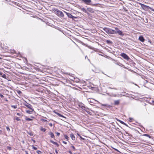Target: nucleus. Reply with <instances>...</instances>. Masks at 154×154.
<instances>
[{"instance_id":"50","label":"nucleus","mask_w":154,"mask_h":154,"mask_svg":"<svg viewBox=\"0 0 154 154\" xmlns=\"http://www.w3.org/2000/svg\"><path fill=\"white\" fill-rule=\"evenodd\" d=\"M129 119H130L129 121L131 122L132 121L131 120H132V119H133L132 118H130Z\"/></svg>"},{"instance_id":"27","label":"nucleus","mask_w":154,"mask_h":154,"mask_svg":"<svg viewBox=\"0 0 154 154\" xmlns=\"http://www.w3.org/2000/svg\"><path fill=\"white\" fill-rule=\"evenodd\" d=\"M11 107L12 108H14V109H16L17 108V106L16 105H12L11 106Z\"/></svg>"},{"instance_id":"11","label":"nucleus","mask_w":154,"mask_h":154,"mask_svg":"<svg viewBox=\"0 0 154 154\" xmlns=\"http://www.w3.org/2000/svg\"><path fill=\"white\" fill-rule=\"evenodd\" d=\"M84 110H85L88 114L90 115L91 114V112L89 111V109L88 108H87V107Z\"/></svg>"},{"instance_id":"46","label":"nucleus","mask_w":154,"mask_h":154,"mask_svg":"<svg viewBox=\"0 0 154 154\" xmlns=\"http://www.w3.org/2000/svg\"><path fill=\"white\" fill-rule=\"evenodd\" d=\"M17 115L18 116H21V114H20L19 113H17Z\"/></svg>"},{"instance_id":"14","label":"nucleus","mask_w":154,"mask_h":154,"mask_svg":"<svg viewBox=\"0 0 154 154\" xmlns=\"http://www.w3.org/2000/svg\"><path fill=\"white\" fill-rule=\"evenodd\" d=\"M55 113L56 114H57L58 116L60 117H63V118H64V119H66V118L65 117H64V116L61 115V114H60L59 113H58V112H55Z\"/></svg>"},{"instance_id":"28","label":"nucleus","mask_w":154,"mask_h":154,"mask_svg":"<svg viewBox=\"0 0 154 154\" xmlns=\"http://www.w3.org/2000/svg\"><path fill=\"white\" fill-rule=\"evenodd\" d=\"M28 134L31 136H32L33 135V134L32 132H28Z\"/></svg>"},{"instance_id":"19","label":"nucleus","mask_w":154,"mask_h":154,"mask_svg":"<svg viewBox=\"0 0 154 154\" xmlns=\"http://www.w3.org/2000/svg\"><path fill=\"white\" fill-rule=\"evenodd\" d=\"M40 130L41 131H42L43 132H45V131H46V129L44 128H43V127H41V128Z\"/></svg>"},{"instance_id":"57","label":"nucleus","mask_w":154,"mask_h":154,"mask_svg":"<svg viewBox=\"0 0 154 154\" xmlns=\"http://www.w3.org/2000/svg\"><path fill=\"white\" fill-rule=\"evenodd\" d=\"M23 143H24V141H23Z\"/></svg>"},{"instance_id":"36","label":"nucleus","mask_w":154,"mask_h":154,"mask_svg":"<svg viewBox=\"0 0 154 154\" xmlns=\"http://www.w3.org/2000/svg\"><path fill=\"white\" fill-rule=\"evenodd\" d=\"M7 149L9 150H11V148L10 146H8Z\"/></svg>"},{"instance_id":"3","label":"nucleus","mask_w":154,"mask_h":154,"mask_svg":"<svg viewBox=\"0 0 154 154\" xmlns=\"http://www.w3.org/2000/svg\"><path fill=\"white\" fill-rule=\"evenodd\" d=\"M140 4L141 7L143 8V9L146 11H148L149 9H150L151 11H154V9L149 7V6L146 5L141 3H140Z\"/></svg>"},{"instance_id":"54","label":"nucleus","mask_w":154,"mask_h":154,"mask_svg":"<svg viewBox=\"0 0 154 154\" xmlns=\"http://www.w3.org/2000/svg\"><path fill=\"white\" fill-rule=\"evenodd\" d=\"M32 140L34 143H35V141L33 139H32Z\"/></svg>"},{"instance_id":"29","label":"nucleus","mask_w":154,"mask_h":154,"mask_svg":"<svg viewBox=\"0 0 154 154\" xmlns=\"http://www.w3.org/2000/svg\"><path fill=\"white\" fill-rule=\"evenodd\" d=\"M117 121H119L120 122V123H121V124H123L124 123V122H123L122 121L119 120V119H117Z\"/></svg>"},{"instance_id":"16","label":"nucleus","mask_w":154,"mask_h":154,"mask_svg":"<svg viewBox=\"0 0 154 154\" xmlns=\"http://www.w3.org/2000/svg\"><path fill=\"white\" fill-rule=\"evenodd\" d=\"M49 135H50L51 137L52 138H54V137H55V136H54V134L52 132H51L50 133H49Z\"/></svg>"},{"instance_id":"32","label":"nucleus","mask_w":154,"mask_h":154,"mask_svg":"<svg viewBox=\"0 0 154 154\" xmlns=\"http://www.w3.org/2000/svg\"><path fill=\"white\" fill-rule=\"evenodd\" d=\"M50 142L52 143H53V144H55L56 143V142H54V141H53L52 140H50Z\"/></svg>"},{"instance_id":"17","label":"nucleus","mask_w":154,"mask_h":154,"mask_svg":"<svg viewBox=\"0 0 154 154\" xmlns=\"http://www.w3.org/2000/svg\"><path fill=\"white\" fill-rule=\"evenodd\" d=\"M34 111H32V110H31V111H29V110H26V112L27 113L29 114H32V113Z\"/></svg>"},{"instance_id":"34","label":"nucleus","mask_w":154,"mask_h":154,"mask_svg":"<svg viewBox=\"0 0 154 154\" xmlns=\"http://www.w3.org/2000/svg\"><path fill=\"white\" fill-rule=\"evenodd\" d=\"M17 92L19 94H21L22 93L21 91L20 90L17 91Z\"/></svg>"},{"instance_id":"51","label":"nucleus","mask_w":154,"mask_h":154,"mask_svg":"<svg viewBox=\"0 0 154 154\" xmlns=\"http://www.w3.org/2000/svg\"><path fill=\"white\" fill-rule=\"evenodd\" d=\"M123 125H126L127 126H128V125L126 123H125V122H124Z\"/></svg>"},{"instance_id":"33","label":"nucleus","mask_w":154,"mask_h":154,"mask_svg":"<svg viewBox=\"0 0 154 154\" xmlns=\"http://www.w3.org/2000/svg\"><path fill=\"white\" fill-rule=\"evenodd\" d=\"M32 149H34V150H36L37 149V148L36 147H35V146H32Z\"/></svg>"},{"instance_id":"6","label":"nucleus","mask_w":154,"mask_h":154,"mask_svg":"<svg viewBox=\"0 0 154 154\" xmlns=\"http://www.w3.org/2000/svg\"><path fill=\"white\" fill-rule=\"evenodd\" d=\"M82 1L86 5H89L91 2V0H82Z\"/></svg>"},{"instance_id":"53","label":"nucleus","mask_w":154,"mask_h":154,"mask_svg":"<svg viewBox=\"0 0 154 154\" xmlns=\"http://www.w3.org/2000/svg\"><path fill=\"white\" fill-rule=\"evenodd\" d=\"M2 130H0V134H2Z\"/></svg>"},{"instance_id":"52","label":"nucleus","mask_w":154,"mask_h":154,"mask_svg":"<svg viewBox=\"0 0 154 154\" xmlns=\"http://www.w3.org/2000/svg\"><path fill=\"white\" fill-rule=\"evenodd\" d=\"M25 152H26V154H29V153H28V152L27 151H26Z\"/></svg>"},{"instance_id":"18","label":"nucleus","mask_w":154,"mask_h":154,"mask_svg":"<svg viewBox=\"0 0 154 154\" xmlns=\"http://www.w3.org/2000/svg\"><path fill=\"white\" fill-rule=\"evenodd\" d=\"M119 101L118 100H116L114 102V104L115 105H117L119 104Z\"/></svg>"},{"instance_id":"35","label":"nucleus","mask_w":154,"mask_h":154,"mask_svg":"<svg viewBox=\"0 0 154 154\" xmlns=\"http://www.w3.org/2000/svg\"><path fill=\"white\" fill-rule=\"evenodd\" d=\"M6 129H7V130L8 131H10V130L9 128V127H6Z\"/></svg>"},{"instance_id":"41","label":"nucleus","mask_w":154,"mask_h":154,"mask_svg":"<svg viewBox=\"0 0 154 154\" xmlns=\"http://www.w3.org/2000/svg\"><path fill=\"white\" fill-rule=\"evenodd\" d=\"M54 145H56L58 147L59 146V144L57 142Z\"/></svg>"},{"instance_id":"25","label":"nucleus","mask_w":154,"mask_h":154,"mask_svg":"<svg viewBox=\"0 0 154 154\" xmlns=\"http://www.w3.org/2000/svg\"><path fill=\"white\" fill-rule=\"evenodd\" d=\"M64 136L65 138L67 140H68V139L69 138V137H68V136L66 134H64Z\"/></svg>"},{"instance_id":"23","label":"nucleus","mask_w":154,"mask_h":154,"mask_svg":"<svg viewBox=\"0 0 154 154\" xmlns=\"http://www.w3.org/2000/svg\"><path fill=\"white\" fill-rule=\"evenodd\" d=\"M143 135L144 136H146V137H148L150 138H151V136L149 135L148 134H143Z\"/></svg>"},{"instance_id":"45","label":"nucleus","mask_w":154,"mask_h":154,"mask_svg":"<svg viewBox=\"0 0 154 154\" xmlns=\"http://www.w3.org/2000/svg\"><path fill=\"white\" fill-rule=\"evenodd\" d=\"M55 152L56 153H57V154L58 153V151H57V150L55 149Z\"/></svg>"},{"instance_id":"56","label":"nucleus","mask_w":154,"mask_h":154,"mask_svg":"<svg viewBox=\"0 0 154 154\" xmlns=\"http://www.w3.org/2000/svg\"><path fill=\"white\" fill-rule=\"evenodd\" d=\"M50 154H53L52 153H51V152H50Z\"/></svg>"},{"instance_id":"2","label":"nucleus","mask_w":154,"mask_h":154,"mask_svg":"<svg viewBox=\"0 0 154 154\" xmlns=\"http://www.w3.org/2000/svg\"><path fill=\"white\" fill-rule=\"evenodd\" d=\"M103 30L107 33L108 34H114L116 33V32L114 30L111 29L104 27Z\"/></svg>"},{"instance_id":"21","label":"nucleus","mask_w":154,"mask_h":154,"mask_svg":"<svg viewBox=\"0 0 154 154\" xmlns=\"http://www.w3.org/2000/svg\"><path fill=\"white\" fill-rule=\"evenodd\" d=\"M106 43L108 44H112V41L108 40H107L106 41Z\"/></svg>"},{"instance_id":"49","label":"nucleus","mask_w":154,"mask_h":154,"mask_svg":"<svg viewBox=\"0 0 154 154\" xmlns=\"http://www.w3.org/2000/svg\"><path fill=\"white\" fill-rule=\"evenodd\" d=\"M152 103H152L151 104L152 105H154V101H152Z\"/></svg>"},{"instance_id":"4","label":"nucleus","mask_w":154,"mask_h":154,"mask_svg":"<svg viewBox=\"0 0 154 154\" xmlns=\"http://www.w3.org/2000/svg\"><path fill=\"white\" fill-rule=\"evenodd\" d=\"M120 55L123 57L125 59L128 60L130 59V57L125 53H122Z\"/></svg>"},{"instance_id":"1","label":"nucleus","mask_w":154,"mask_h":154,"mask_svg":"<svg viewBox=\"0 0 154 154\" xmlns=\"http://www.w3.org/2000/svg\"><path fill=\"white\" fill-rule=\"evenodd\" d=\"M54 11L55 12L56 14L59 17L63 18L64 17V15L63 13L61 11L56 8L53 9Z\"/></svg>"},{"instance_id":"43","label":"nucleus","mask_w":154,"mask_h":154,"mask_svg":"<svg viewBox=\"0 0 154 154\" xmlns=\"http://www.w3.org/2000/svg\"><path fill=\"white\" fill-rule=\"evenodd\" d=\"M49 125L51 127H52V126H53V124L52 123H50L49 124Z\"/></svg>"},{"instance_id":"37","label":"nucleus","mask_w":154,"mask_h":154,"mask_svg":"<svg viewBox=\"0 0 154 154\" xmlns=\"http://www.w3.org/2000/svg\"><path fill=\"white\" fill-rule=\"evenodd\" d=\"M2 77L3 78H5L6 77V75L5 74H3L2 76Z\"/></svg>"},{"instance_id":"38","label":"nucleus","mask_w":154,"mask_h":154,"mask_svg":"<svg viewBox=\"0 0 154 154\" xmlns=\"http://www.w3.org/2000/svg\"><path fill=\"white\" fill-rule=\"evenodd\" d=\"M71 147L73 149V150H75V149H76L75 148V147L73 145H72Z\"/></svg>"},{"instance_id":"7","label":"nucleus","mask_w":154,"mask_h":154,"mask_svg":"<svg viewBox=\"0 0 154 154\" xmlns=\"http://www.w3.org/2000/svg\"><path fill=\"white\" fill-rule=\"evenodd\" d=\"M25 106L27 108L30 109L31 110L34 111V109L32 108V106L31 104L27 103L26 104H25Z\"/></svg>"},{"instance_id":"44","label":"nucleus","mask_w":154,"mask_h":154,"mask_svg":"<svg viewBox=\"0 0 154 154\" xmlns=\"http://www.w3.org/2000/svg\"><path fill=\"white\" fill-rule=\"evenodd\" d=\"M115 29L116 30V31H117V30H119V29L117 28V27H116L115 28Z\"/></svg>"},{"instance_id":"58","label":"nucleus","mask_w":154,"mask_h":154,"mask_svg":"<svg viewBox=\"0 0 154 154\" xmlns=\"http://www.w3.org/2000/svg\"><path fill=\"white\" fill-rule=\"evenodd\" d=\"M1 59V58L0 57V59Z\"/></svg>"},{"instance_id":"15","label":"nucleus","mask_w":154,"mask_h":154,"mask_svg":"<svg viewBox=\"0 0 154 154\" xmlns=\"http://www.w3.org/2000/svg\"><path fill=\"white\" fill-rule=\"evenodd\" d=\"M70 137L72 140H75V137L73 134H70Z\"/></svg>"},{"instance_id":"42","label":"nucleus","mask_w":154,"mask_h":154,"mask_svg":"<svg viewBox=\"0 0 154 154\" xmlns=\"http://www.w3.org/2000/svg\"><path fill=\"white\" fill-rule=\"evenodd\" d=\"M42 120L44 122H46L47 121V120L46 119H42Z\"/></svg>"},{"instance_id":"9","label":"nucleus","mask_w":154,"mask_h":154,"mask_svg":"<svg viewBox=\"0 0 154 154\" xmlns=\"http://www.w3.org/2000/svg\"><path fill=\"white\" fill-rule=\"evenodd\" d=\"M87 10L88 11L91 13H93L94 12V10L92 8H88Z\"/></svg>"},{"instance_id":"47","label":"nucleus","mask_w":154,"mask_h":154,"mask_svg":"<svg viewBox=\"0 0 154 154\" xmlns=\"http://www.w3.org/2000/svg\"><path fill=\"white\" fill-rule=\"evenodd\" d=\"M63 143H64L65 144H67V142H65V141H63Z\"/></svg>"},{"instance_id":"10","label":"nucleus","mask_w":154,"mask_h":154,"mask_svg":"<svg viewBox=\"0 0 154 154\" xmlns=\"http://www.w3.org/2000/svg\"><path fill=\"white\" fill-rule=\"evenodd\" d=\"M139 40L140 41L142 42H144L145 40V39L143 36H140L139 38Z\"/></svg>"},{"instance_id":"55","label":"nucleus","mask_w":154,"mask_h":154,"mask_svg":"<svg viewBox=\"0 0 154 154\" xmlns=\"http://www.w3.org/2000/svg\"><path fill=\"white\" fill-rule=\"evenodd\" d=\"M115 150H116L117 151H118V150L117 149H115Z\"/></svg>"},{"instance_id":"31","label":"nucleus","mask_w":154,"mask_h":154,"mask_svg":"<svg viewBox=\"0 0 154 154\" xmlns=\"http://www.w3.org/2000/svg\"><path fill=\"white\" fill-rule=\"evenodd\" d=\"M78 135L79 136V137H80V138L82 139V140H85V139L82 138L81 136L79 134H78Z\"/></svg>"},{"instance_id":"5","label":"nucleus","mask_w":154,"mask_h":154,"mask_svg":"<svg viewBox=\"0 0 154 154\" xmlns=\"http://www.w3.org/2000/svg\"><path fill=\"white\" fill-rule=\"evenodd\" d=\"M64 12L67 15L68 17L69 18H71L72 19H73L74 18H77L76 17L73 16L72 14H71L69 13H67L65 11H64Z\"/></svg>"},{"instance_id":"26","label":"nucleus","mask_w":154,"mask_h":154,"mask_svg":"<svg viewBox=\"0 0 154 154\" xmlns=\"http://www.w3.org/2000/svg\"><path fill=\"white\" fill-rule=\"evenodd\" d=\"M36 152L38 154H42V152L40 151V150H37L36 151Z\"/></svg>"},{"instance_id":"8","label":"nucleus","mask_w":154,"mask_h":154,"mask_svg":"<svg viewBox=\"0 0 154 154\" xmlns=\"http://www.w3.org/2000/svg\"><path fill=\"white\" fill-rule=\"evenodd\" d=\"M116 33H118L119 35L122 36L124 35V33L121 30H118L116 31Z\"/></svg>"},{"instance_id":"20","label":"nucleus","mask_w":154,"mask_h":154,"mask_svg":"<svg viewBox=\"0 0 154 154\" xmlns=\"http://www.w3.org/2000/svg\"><path fill=\"white\" fill-rule=\"evenodd\" d=\"M82 11H83L84 12L88 14V11H86V10L84 8H82Z\"/></svg>"},{"instance_id":"30","label":"nucleus","mask_w":154,"mask_h":154,"mask_svg":"<svg viewBox=\"0 0 154 154\" xmlns=\"http://www.w3.org/2000/svg\"><path fill=\"white\" fill-rule=\"evenodd\" d=\"M125 133L126 134H128V136H132V135L130 134H129L128 132H126Z\"/></svg>"},{"instance_id":"13","label":"nucleus","mask_w":154,"mask_h":154,"mask_svg":"<svg viewBox=\"0 0 154 154\" xmlns=\"http://www.w3.org/2000/svg\"><path fill=\"white\" fill-rule=\"evenodd\" d=\"M79 106L82 108V109L84 110L85 109L86 107H85L84 106V104H80L79 105Z\"/></svg>"},{"instance_id":"40","label":"nucleus","mask_w":154,"mask_h":154,"mask_svg":"<svg viewBox=\"0 0 154 154\" xmlns=\"http://www.w3.org/2000/svg\"><path fill=\"white\" fill-rule=\"evenodd\" d=\"M56 133L57 134V136H60V133H58V132H56Z\"/></svg>"},{"instance_id":"24","label":"nucleus","mask_w":154,"mask_h":154,"mask_svg":"<svg viewBox=\"0 0 154 154\" xmlns=\"http://www.w3.org/2000/svg\"><path fill=\"white\" fill-rule=\"evenodd\" d=\"M15 119L18 121H20V119H19L18 117H16L15 118Z\"/></svg>"},{"instance_id":"12","label":"nucleus","mask_w":154,"mask_h":154,"mask_svg":"<svg viewBox=\"0 0 154 154\" xmlns=\"http://www.w3.org/2000/svg\"><path fill=\"white\" fill-rule=\"evenodd\" d=\"M100 104H101V106H106L109 108H110L111 107V106L107 104H103L102 103H100Z\"/></svg>"},{"instance_id":"48","label":"nucleus","mask_w":154,"mask_h":154,"mask_svg":"<svg viewBox=\"0 0 154 154\" xmlns=\"http://www.w3.org/2000/svg\"><path fill=\"white\" fill-rule=\"evenodd\" d=\"M68 152L70 153V154H72V152L71 151H68Z\"/></svg>"},{"instance_id":"39","label":"nucleus","mask_w":154,"mask_h":154,"mask_svg":"<svg viewBox=\"0 0 154 154\" xmlns=\"http://www.w3.org/2000/svg\"><path fill=\"white\" fill-rule=\"evenodd\" d=\"M0 97L2 98H3L4 97V96L3 95H2V94H0Z\"/></svg>"},{"instance_id":"22","label":"nucleus","mask_w":154,"mask_h":154,"mask_svg":"<svg viewBox=\"0 0 154 154\" xmlns=\"http://www.w3.org/2000/svg\"><path fill=\"white\" fill-rule=\"evenodd\" d=\"M25 120L26 121H32V119L26 117L25 118Z\"/></svg>"}]
</instances>
